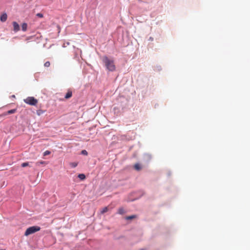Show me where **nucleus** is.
Returning a JSON list of instances; mask_svg holds the SVG:
<instances>
[{"instance_id": "5701e85b", "label": "nucleus", "mask_w": 250, "mask_h": 250, "mask_svg": "<svg viewBox=\"0 0 250 250\" xmlns=\"http://www.w3.org/2000/svg\"><path fill=\"white\" fill-rule=\"evenodd\" d=\"M158 70H161V66H158Z\"/></svg>"}, {"instance_id": "9d476101", "label": "nucleus", "mask_w": 250, "mask_h": 250, "mask_svg": "<svg viewBox=\"0 0 250 250\" xmlns=\"http://www.w3.org/2000/svg\"><path fill=\"white\" fill-rule=\"evenodd\" d=\"M72 92L71 91H68L67 93L65 94V99H69L70 97H72Z\"/></svg>"}, {"instance_id": "2eb2a0df", "label": "nucleus", "mask_w": 250, "mask_h": 250, "mask_svg": "<svg viewBox=\"0 0 250 250\" xmlns=\"http://www.w3.org/2000/svg\"><path fill=\"white\" fill-rule=\"evenodd\" d=\"M70 165L72 167L74 168L78 166V163H76V162H73V163H71Z\"/></svg>"}, {"instance_id": "20e7f679", "label": "nucleus", "mask_w": 250, "mask_h": 250, "mask_svg": "<svg viewBox=\"0 0 250 250\" xmlns=\"http://www.w3.org/2000/svg\"><path fill=\"white\" fill-rule=\"evenodd\" d=\"M114 113L118 115L123 111V108H121L120 106H115L113 108Z\"/></svg>"}, {"instance_id": "39448f33", "label": "nucleus", "mask_w": 250, "mask_h": 250, "mask_svg": "<svg viewBox=\"0 0 250 250\" xmlns=\"http://www.w3.org/2000/svg\"><path fill=\"white\" fill-rule=\"evenodd\" d=\"M12 24L13 25V31L15 32H17L20 30V25L16 21H13Z\"/></svg>"}, {"instance_id": "f3484780", "label": "nucleus", "mask_w": 250, "mask_h": 250, "mask_svg": "<svg viewBox=\"0 0 250 250\" xmlns=\"http://www.w3.org/2000/svg\"><path fill=\"white\" fill-rule=\"evenodd\" d=\"M50 65V63L49 61H47V62H46L44 64V66L45 67H49Z\"/></svg>"}, {"instance_id": "6ab92c4d", "label": "nucleus", "mask_w": 250, "mask_h": 250, "mask_svg": "<svg viewBox=\"0 0 250 250\" xmlns=\"http://www.w3.org/2000/svg\"><path fill=\"white\" fill-rule=\"evenodd\" d=\"M81 153L83 155H87V152L85 150H83L81 152Z\"/></svg>"}, {"instance_id": "dca6fc26", "label": "nucleus", "mask_w": 250, "mask_h": 250, "mask_svg": "<svg viewBox=\"0 0 250 250\" xmlns=\"http://www.w3.org/2000/svg\"><path fill=\"white\" fill-rule=\"evenodd\" d=\"M21 167H27L29 166V163L28 162H25L21 164Z\"/></svg>"}, {"instance_id": "f257e3e1", "label": "nucleus", "mask_w": 250, "mask_h": 250, "mask_svg": "<svg viewBox=\"0 0 250 250\" xmlns=\"http://www.w3.org/2000/svg\"><path fill=\"white\" fill-rule=\"evenodd\" d=\"M102 62L106 70L111 72L115 70L116 67L112 59L104 56L102 58Z\"/></svg>"}, {"instance_id": "f03ea898", "label": "nucleus", "mask_w": 250, "mask_h": 250, "mask_svg": "<svg viewBox=\"0 0 250 250\" xmlns=\"http://www.w3.org/2000/svg\"><path fill=\"white\" fill-rule=\"evenodd\" d=\"M41 229V228L37 226H34L30 227L27 229L26 230L24 235L28 236L30 234H33L35 232L39 231Z\"/></svg>"}, {"instance_id": "4468645a", "label": "nucleus", "mask_w": 250, "mask_h": 250, "mask_svg": "<svg viewBox=\"0 0 250 250\" xmlns=\"http://www.w3.org/2000/svg\"><path fill=\"white\" fill-rule=\"evenodd\" d=\"M108 210V208L107 207L104 208L101 211V213L102 214H104Z\"/></svg>"}, {"instance_id": "423d86ee", "label": "nucleus", "mask_w": 250, "mask_h": 250, "mask_svg": "<svg viewBox=\"0 0 250 250\" xmlns=\"http://www.w3.org/2000/svg\"><path fill=\"white\" fill-rule=\"evenodd\" d=\"M7 19V15L6 13H3L0 17V20L1 22H5Z\"/></svg>"}, {"instance_id": "1a4fd4ad", "label": "nucleus", "mask_w": 250, "mask_h": 250, "mask_svg": "<svg viewBox=\"0 0 250 250\" xmlns=\"http://www.w3.org/2000/svg\"><path fill=\"white\" fill-rule=\"evenodd\" d=\"M78 177L79 178H80V180H84L86 177H85V175L84 174H79L78 175Z\"/></svg>"}, {"instance_id": "bb28decb", "label": "nucleus", "mask_w": 250, "mask_h": 250, "mask_svg": "<svg viewBox=\"0 0 250 250\" xmlns=\"http://www.w3.org/2000/svg\"><path fill=\"white\" fill-rule=\"evenodd\" d=\"M40 113H41V112H39V113H38V115H40Z\"/></svg>"}, {"instance_id": "f8f14e48", "label": "nucleus", "mask_w": 250, "mask_h": 250, "mask_svg": "<svg viewBox=\"0 0 250 250\" xmlns=\"http://www.w3.org/2000/svg\"><path fill=\"white\" fill-rule=\"evenodd\" d=\"M16 111H17V109H16V108L15 109H12L9 110L8 111H7V114H8V115L14 114Z\"/></svg>"}, {"instance_id": "9b49d317", "label": "nucleus", "mask_w": 250, "mask_h": 250, "mask_svg": "<svg viewBox=\"0 0 250 250\" xmlns=\"http://www.w3.org/2000/svg\"><path fill=\"white\" fill-rule=\"evenodd\" d=\"M137 216L136 215H132L130 216H128L125 217L126 220H132L133 219L136 218Z\"/></svg>"}, {"instance_id": "ddd939ff", "label": "nucleus", "mask_w": 250, "mask_h": 250, "mask_svg": "<svg viewBox=\"0 0 250 250\" xmlns=\"http://www.w3.org/2000/svg\"><path fill=\"white\" fill-rule=\"evenodd\" d=\"M125 212L123 208H119L118 211V213L120 214H123Z\"/></svg>"}, {"instance_id": "cd10ccee", "label": "nucleus", "mask_w": 250, "mask_h": 250, "mask_svg": "<svg viewBox=\"0 0 250 250\" xmlns=\"http://www.w3.org/2000/svg\"><path fill=\"white\" fill-rule=\"evenodd\" d=\"M0 250H5L4 249H0Z\"/></svg>"}, {"instance_id": "7ed1b4c3", "label": "nucleus", "mask_w": 250, "mask_h": 250, "mask_svg": "<svg viewBox=\"0 0 250 250\" xmlns=\"http://www.w3.org/2000/svg\"><path fill=\"white\" fill-rule=\"evenodd\" d=\"M24 103L31 105H35L38 103V100L33 97H28L23 100Z\"/></svg>"}, {"instance_id": "a878e982", "label": "nucleus", "mask_w": 250, "mask_h": 250, "mask_svg": "<svg viewBox=\"0 0 250 250\" xmlns=\"http://www.w3.org/2000/svg\"><path fill=\"white\" fill-rule=\"evenodd\" d=\"M40 113H41V112H39V113H38V115H40Z\"/></svg>"}, {"instance_id": "a211bd4d", "label": "nucleus", "mask_w": 250, "mask_h": 250, "mask_svg": "<svg viewBox=\"0 0 250 250\" xmlns=\"http://www.w3.org/2000/svg\"><path fill=\"white\" fill-rule=\"evenodd\" d=\"M50 153V152L48 150H46L45 151L44 153H43V155L44 156H46L47 155H49V154Z\"/></svg>"}, {"instance_id": "4be33fe9", "label": "nucleus", "mask_w": 250, "mask_h": 250, "mask_svg": "<svg viewBox=\"0 0 250 250\" xmlns=\"http://www.w3.org/2000/svg\"><path fill=\"white\" fill-rule=\"evenodd\" d=\"M40 164H43L45 163V162L44 161H41L40 162H39Z\"/></svg>"}, {"instance_id": "aec40b11", "label": "nucleus", "mask_w": 250, "mask_h": 250, "mask_svg": "<svg viewBox=\"0 0 250 250\" xmlns=\"http://www.w3.org/2000/svg\"><path fill=\"white\" fill-rule=\"evenodd\" d=\"M36 16L39 18H42L43 17V14L42 13H38Z\"/></svg>"}, {"instance_id": "0eeeda50", "label": "nucleus", "mask_w": 250, "mask_h": 250, "mask_svg": "<svg viewBox=\"0 0 250 250\" xmlns=\"http://www.w3.org/2000/svg\"><path fill=\"white\" fill-rule=\"evenodd\" d=\"M134 167V168L137 171H140L142 169V166L139 163L135 164Z\"/></svg>"}, {"instance_id": "412c9836", "label": "nucleus", "mask_w": 250, "mask_h": 250, "mask_svg": "<svg viewBox=\"0 0 250 250\" xmlns=\"http://www.w3.org/2000/svg\"><path fill=\"white\" fill-rule=\"evenodd\" d=\"M7 115H8V114H7V112H6L2 113V114H0V117H2L5 116H6Z\"/></svg>"}, {"instance_id": "b1692460", "label": "nucleus", "mask_w": 250, "mask_h": 250, "mask_svg": "<svg viewBox=\"0 0 250 250\" xmlns=\"http://www.w3.org/2000/svg\"><path fill=\"white\" fill-rule=\"evenodd\" d=\"M153 39L152 37H150L149 40L153 41Z\"/></svg>"}, {"instance_id": "6e6552de", "label": "nucleus", "mask_w": 250, "mask_h": 250, "mask_svg": "<svg viewBox=\"0 0 250 250\" xmlns=\"http://www.w3.org/2000/svg\"><path fill=\"white\" fill-rule=\"evenodd\" d=\"M27 24L26 23H23L21 25L22 30L24 32L27 30Z\"/></svg>"}, {"instance_id": "393cba45", "label": "nucleus", "mask_w": 250, "mask_h": 250, "mask_svg": "<svg viewBox=\"0 0 250 250\" xmlns=\"http://www.w3.org/2000/svg\"><path fill=\"white\" fill-rule=\"evenodd\" d=\"M139 250H146L145 249H140Z\"/></svg>"}]
</instances>
